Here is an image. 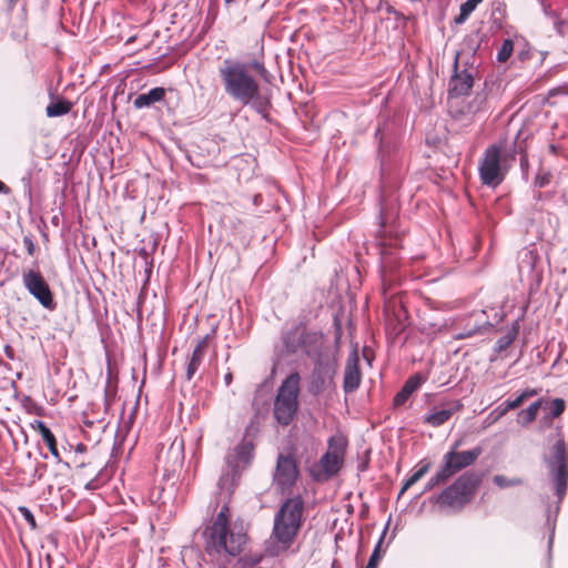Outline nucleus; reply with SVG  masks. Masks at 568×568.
<instances>
[{
	"mask_svg": "<svg viewBox=\"0 0 568 568\" xmlns=\"http://www.w3.org/2000/svg\"><path fill=\"white\" fill-rule=\"evenodd\" d=\"M253 70L263 81H271V73L264 62L263 47L258 57L250 64L226 59L219 67V78L224 93L242 105H250L256 112L264 114L271 105V100L262 95L257 79L250 72Z\"/></svg>",
	"mask_w": 568,
	"mask_h": 568,
	"instance_id": "1",
	"label": "nucleus"
},
{
	"mask_svg": "<svg viewBox=\"0 0 568 568\" xmlns=\"http://www.w3.org/2000/svg\"><path fill=\"white\" fill-rule=\"evenodd\" d=\"M205 551L220 566L226 568L233 559L244 552L248 536L242 520H232L231 509L225 503L205 528Z\"/></svg>",
	"mask_w": 568,
	"mask_h": 568,
	"instance_id": "2",
	"label": "nucleus"
},
{
	"mask_svg": "<svg viewBox=\"0 0 568 568\" xmlns=\"http://www.w3.org/2000/svg\"><path fill=\"white\" fill-rule=\"evenodd\" d=\"M305 501L301 495L286 498L274 515L272 538L283 551L291 548L305 521Z\"/></svg>",
	"mask_w": 568,
	"mask_h": 568,
	"instance_id": "3",
	"label": "nucleus"
},
{
	"mask_svg": "<svg viewBox=\"0 0 568 568\" xmlns=\"http://www.w3.org/2000/svg\"><path fill=\"white\" fill-rule=\"evenodd\" d=\"M480 484V474L465 471L436 497L435 504L440 509L460 511L473 501Z\"/></svg>",
	"mask_w": 568,
	"mask_h": 568,
	"instance_id": "4",
	"label": "nucleus"
},
{
	"mask_svg": "<svg viewBox=\"0 0 568 568\" xmlns=\"http://www.w3.org/2000/svg\"><path fill=\"white\" fill-rule=\"evenodd\" d=\"M300 392L301 376L293 372L282 382L274 399L273 416L278 425L286 427L296 418Z\"/></svg>",
	"mask_w": 568,
	"mask_h": 568,
	"instance_id": "5",
	"label": "nucleus"
},
{
	"mask_svg": "<svg viewBox=\"0 0 568 568\" xmlns=\"http://www.w3.org/2000/svg\"><path fill=\"white\" fill-rule=\"evenodd\" d=\"M460 440H457L453 447L443 456L440 468L429 478L425 490H432L438 485L447 483L455 474L471 466L481 455V447L477 446L469 450H457Z\"/></svg>",
	"mask_w": 568,
	"mask_h": 568,
	"instance_id": "6",
	"label": "nucleus"
},
{
	"mask_svg": "<svg viewBox=\"0 0 568 568\" xmlns=\"http://www.w3.org/2000/svg\"><path fill=\"white\" fill-rule=\"evenodd\" d=\"M505 142H498L489 145L479 163V178L484 185L496 187L505 179L501 161L506 160Z\"/></svg>",
	"mask_w": 568,
	"mask_h": 568,
	"instance_id": "7",
	"label": "nucleus"
},
{
	"mask_svg": "<svg viewBox=\"0 0 568 568\" xmlns=\"http://www.w3.org/2000/svg\"><path fill=\"white\" fill-rule=\"evenodd\" d=\"M301 476L297 460L293 453L278 454L273 473V485L282 494L288 493Z\"/></svg>",
	"mask_w": 568,
	"mask_h": 568,
	"instance_id": "8",
	"label": "nucleus"
},
{
	"mask_svg": "<svg viewBox=\"0 0 568 568\" xmlns=\"http://www.w3.org/2000/svg\"><path fill=\"white\" fill-rule=\"evenodd\" d=\"M22 281L28 292L47 310H54L53 293L39 270H27L22 274Z\"/></svg>",
	"mask_w": 568,
	"mask_h": 568,
	"instance_id": "9",
	"label": "nucleus"
},
{
	"mask_svg": "<svg viewBox=\"0 0 568 568\" xmlns=\"http://www.w3.org/2000/svg\"><path fill=\"white\" fill-rule=\"evenodd\" d=\"M346 439L341 435L332 436L328 440L327 452L321 458V466L327 475L336 474L343 463Z\"/></svg>",
	"mask_w": 568,
	"mask_h": 568,
	"instance_id": "10",
	"label": "nucleus"
},
{
	"mask_svg": "<svg viewBox=\"0 0 568 568\" xmlns=\"http://www.w3.org/2000/svg\"><path fill=\"white\" fill-rule=\"evenodd\" d=\"M474 85L473 69L459 70L458 55L454 63V74L450 78L448 85V97L459 98L470 92Z\"/></svg>",
	"mask_w": 568,
	"mask_h": 568,
	"instance_id": "11",
	"label": "nucleus"
},
{
	"mask_svg": "<svg viewBox=\"0 0 568 568\" xmlns=\"http://www.w3.org/2000/svg\"><path fill=\"white\" fill-rule=\"evenodd\" d=\"M253 443L243 439L227 454L226 464L234 475L251 463L253 458Z\"/></svg>",
	"mask_w": 568,
	"mask_h": 568,
	"instance_id": "12",
	"label": "nucleus"
},
{
	"mask_svg": "<svg viewBox=\"0 0 568 568\" xmlns=\"http://www.w3.org/2000/svg\"><path fill=\"white\" fill-rule=\"evenodd\" d=\"M362 382V373L359 369V356L357 351H353L347 357L345 369H344V381L343 388L345 393L355 392Z\"/></svg>",
	"mask_w": 568,
	"mask_h": 568,
	"instance_id": "13",
	"label": "nucleus"
},
{
	"mask_svg": "<svg viewBox=\"0 0 568 568\" xmlns=\"http://www.w3.org/2000/svg\"><path fill=\"white\" fill-rule=\"evenodd\" d=\"M382 285L384 294L393 286L399 283L400 276L397 274V258L392 253L382 254Z\"/></svg>",
	"mask_w": 568,
	"mask_h": 568,
	"instance_id": "14",
	"label": "nucleus"
},
{
	"mask_svg": "<svg viewBox=\"0 0 568 568\" xmlns=\"http://www.w3.org/2000/svg\"><path fill=\"white\" fill-rule=\"evenodd\" d=\"M462 408L463 405L459 400L449 403L447 407H443L440 409L434 408L424 416L423 423L434 428L439 427L447 423L455 413L462 410Z\"/></svg>",
	"mask_w": 568,
	"mask_h": 568,
	"instance_id": "15",
	"label": "nucleus"
},
{
	"mask_svg": "<svg viewBox=\"0 0 568 568\" xmlns=\"http://www.w3.org/2000/svg\"><path fill=\"white\" fill-rule=\"evenodd\" d=\"M209 335H205L204 337L199 339L196 345L194 346V349L189 358L185 371V377L187 381H191L194 377L200 366L202 365L209 347Z\"/></svg>",
	"mask_w": 568,
	"mask_h": 568,
	"instance_id": "16",
	"label": "nucleus"
},
{
	"mask_svg": "<svg viewBox=\"0 0 568 568\" xmlns=\"http://www.w3.org/2000/svg\"><path fill=\"white\" fill-rule=\"evenodd\" d=\"M422 383H423V377L419 374H415V375L410 376L405 382V384L403 385L400 390L394 396V398H393L394 407L403 406L408 400L410 395L420 387Z\"/></svg>",
	"mask_w": 568,
	"mask_h": 568,
	"instance_id": "17",
	"label": "nucleus"
},
{
	"mask_svg": "<svg viewBox=\"0 0 568 568\" xmlns=\"http://www.w3.org/2000/svg\"><path fill=\"white\" fill-rule=\"evenodd\" d=\"M31 427L33 430L38 432L41 435L51 455L59 460L60 454L58 450L57 439L54 434L50 430V428L42 420H34L33 423H31Z\"/></svg>",
	"mask_w": 568,
	"mask_h": 568,
	"instance_id": "18",
	"label": "nucleus"
},
{
	"mask_svg": "<svg viewBox=\"0 0 568 568\" xmlns=\"http://www.w3.org/2000/svg\"><path fill=\"white\" fill-rule=\"evenodd\" d=\"M164 97V88L156 87L151 89L148 93L139 94L133 101V105L136 109L148 108L156 102L162 101Z\"/></svg>",
	"mask_w": 568,
	"mask_h": 568,
	"instance_id": "19",
	"label": "nucleus"
},
{
	"mask_svg": "<svg viewBox=\"0 0 568 568\" xmlns=\"http://www.w3.org/2000/svg\"><path fill=\"white\" fill-rule=\"evenodd\" d=\"M433 464L430 460L426 458L422 459L418 464V469H416L404 483L399 491V496H402L407 489L420 480L430 470Z\"/></svg>",
	"mask_w": 568,
	"mask_h": 568,
	"instance_id": "20",
	"label": "nucleus"
},
{
	"mask_svg": "<svg viewBox=\"0 0 568 568\" xmlns=\"http://www.w3.org/2000/svg\"><path fill=\"white\" fill-rule=\"evenodd\" d=\"M433 464L430 460L426 458L422 459L418 464V469H416L404 483L399 491V496H402L407 489L420 480L430 470Z\"/></svg>",
	"mask_w": 568,
	"mask_h": 568,
	"instance_id": "21",
	"label": "nucleus"
},
{
	"mask_svg": "<svg viewBox=\"0 0 568 568\" xmlns=\"http://www.w3.org/2000/svg\"><path fill=\"white\" fill-rule=\"evenodd\" d=\"M541 405L542 399H538L531 403L526 409H521L517 415V423L523 427L530 425L536 419Z\"/></svg>",
	"mask_w": 568,
	"mask_h": 568,
	"instance_id": "22",
	"label": "nucleus"
},
{
	"mask_svg": "<svg viewBox=\"0 0 568 568\" xmlns=\"http://www.w3.org/2000/svg\"><path fill=\"white\" fill-rule=\"evenodd\" d=\"M395 217L394 214H388L386 212L381 213V230L379 234L384 239L381 243L383 246L386 245V237L393 236V234H396V230L394 227Z\"/></svg>",
	"mask_w": 568,
	"mask_h": 568,
	"instance_id": "23",
	"label": "nucleus"
},
{
	"mask_svg": "<svg viewBox=\"0 0 568 568\" xmlns=\"http://www.w3.org/2000/svg\"><path fill=\"white\" fill-rule=\"evenodd\" d=\"M72 106V102L68 100H59L57 102L50 103L45 109V113L49 118L61 116L68 114L71 111Z\"/></svg>",
	"mask_w": 568,
	"mask_h": 568,
	"instance_id": "24",
	"label": "nucleus"
},
{
	"mask_svg": "<svg viewBox=\"0 0 568 568\" xmlns=\"http://www.w3.org/2000/svg\"><path fill=\"white\" fill-rule=\"evenodd\" d=\"M484 0H467L460 6L459 14L455 17L456 24H463Z\"/></svg>",
	"mask_w": 568,
	"mask_h": 568,
	"instance_id": "25",
	"label": "nucleus"
},
{
	"mask_svg": "<svg viewBox=\"0 0 568 568\" xmlns=\"http://www.w3.org/2000/svg\"><path fill=\"white\" fill-rule=\"evenodd\" d=\"M536 395H538V389L527 388L520 395H518L515 399L506 400L505 404L507 405V408H509V410L516 409L519 406H521L526 399H528L532 396H536Z\"/></svg>",
	"mask_w": 568,
	"mask_h": 568,
	"instance_id": "26",
	"label": "nucleus"
},
{
	"mask_svg": "<svg viewBox=\"0 0 568 568\" xmlns=\"http://www.w3.org/2000/svg\"><path fill=\"white\" fill-rule=\"evenodd\" d=\"M493 480L499 488H507V487L518 486V485L523 484L521 478H519V477L509 478L505 475H495Z\"/></svg>",
	"mask_w": 568,
	"mask_h": 568,
	"instance_id": "27",
	"label": "nucleus"
},
{
	"mask_svg": "<svg viewBox=\"0 0 568 568\" xmlns=\"http://www.w3.org/2000/svg\"><path fill=\"white\" fill-rule=\"evenodd\" d=\"M514 51V42L510 39L504 40L500 49L497 53V60L499 62H506Z\"/></svg>",
	"mask_w": 568,
	"mask_h": 568,
	"instance_id": "28",
	"label": "nucleus"
},
{
	"mask_svg": "<svg viewBox=\"0 0 568 568\" xmlns=\"http://www.w3.org/2000/svg\"><path fill=\"white\" fill-rule=\"evenodd\" d=\"M516 336H517V329L514 328V329L507 332L504 336H501L497 341V351L501 352V351L506 349L515 341Z\"/></svg>",
	"mask_w": 568,
	"mask_h": 568,
	"instance_id": "29",
	"label": "nucleus"
},
{
	"mask_svg": "<svg viewBox=\"0 0 568 568\" xmlns=\"http://www.w3.org/2000/svg\"><path fill=\"white\" fill-rule=\"evenodd\" d=\"M170 453H174L175 458L183 459L184 440L183 438H175L170 447Z\"/></svg>",
	"mask_w": 568,
	"mask_h": 568,
	"instance_id": "30",
	"label": "nucleus"
},
{
	"mask_svg": "<svg viewBox=\"0 0 568 568\" xmlns=\"http://www.w3.org/2000/svg\"><path fill=\"white\" fill-rule=\"evenodd\" d=\"M551 416L554 418L556 417H559L566 409V403L564 399L561 398H555L552 402H551Z\"/></svg>",
	"mask_w": 568,
	"mask_h": 568,
	"instance_id": "31",
	"label": "nucleus"
},
{
	"mask_svg": "<svg viewBox=\"0 0 568 568\" xmlns=\"http://www.w3.org/2000/svg\"><path fill=\"white\" fill-rule=\"evenodd\" d=\"M19 513L22 515V517L28 521V524L30 525L31 529H37V521L34 519V516L33 514L31 513V510L26 507V506H20L18 508Z\"/></svg>",
	"mask_w": 568,
	"mask_h": 568,
	"instance_id": "32",
	"label": "nucleus"
},
{
	"mask_svg": "<svg viewBox=\"0 0 568 568\" xmlns=\"http://www.w3.org/2000/svg\"><path fill=\"white\" fill-rule=\"evenodd\" d=\"M552 174L550 172H539L535 178V185L544 187L551 182Z\"/></svg>",
	"mask_w": 568,
	"mask_h": 568,
	"instance_id": "33",
	"label": "nucleus"
},
{
	"mask_svg": "<svg viewBox=\"0 0 568 568\" xmlns=\"http://www.w3.org/2000/svg\"><path fill=\"white\" fill-rule=\"evenodd\" d=\"M23 244H24V247H26L28 254L30 256H33L36 254L37 246L30 235L23 236Z\"/></svg>",
	"mask_w": 568,
	"mask_h": 568,
	"instance_id": "34",
	"label": "nucleus"
},
{
	"mask_svg": "<svg viewBox=\"0 0 568 568\" xmlns=\"http://www.w3.org/2000/svg\"><path fill=\"white\" fill-rule=\"evenodd\" d=\"M381 557L382 555H377V551H373L365 568H377Z\"/></svg>",
	"mask_w": 568,
	"mask_h": 568,
	"instance_id": "35",
	"label": "nucleus"
},
{
	"mask_svg": "<svg viewBox=\"0 0 568 568\" xmlns=\"http://www.w3.org/2000/svg\"><path fill=\"white\" fill-rule=\"evenodd\" d=\"M509 410V408H507V405L504 403L501 405H499L493 413V414H496V417L495 419H498L499 417L504 416L507 412Z\"/></svg>",
	"mask_w": 568,
	"mask_h": 568,
	"instance_id": "36",
	"label": "nucleus"
},
{
	"mask_svg": "<svg viewBox=\"0 0 568 568\" xmlns=\"http://www.w3.org/2000/svg\"><path fill=\"white\" fill-rule=\"evenodd\" d=\"M384 542V534L382 535V537L379 538L378 542L376 544L375 548L373 551H377V555H382V545Z\"/></svg>",
	"mask_w": 568,
	"mask_h": 568,
	"instance_id": "37",
	"label": "nucleus"
},
{
	"mask_svg": "<svg viewBox=\"0 0 568 568\" xmlns=\"http://www.w3.org/2000/svg\"><path fill=\"white\" fill-rule=\"evenodd\" d=\"M3 193V194H9L10 193V187L8 185H6L1 180H0V194Z\"/></svg>",
	"mask_w": 568,
	"mask_h": 568,
	"instance_id": "38",
	"label": "nucleus"
},
{
	"mask_svg": "<svg viewBox=\"0 0 568 568\" xmlns=\"http://www.w3.org/2000/svg\"><path fill=\"white\" fill-rule=\"evenodd\" d=\"M16 2H17V0H8L9 8L12 9L14 7Z\"/></svg>",
	"mask_w": 568,
	"mask_h": 568,
	"instance_id": "39",
	"label": "nucleus"
},
{
	"mask_svg": "<svg viewBox=\"0 0 568 568\" xmlns=\"http://www.w3.org/2000/svg\"><path fill=\"white\" fill-rule=\"evenodd\" d=\"M544 196V193L539 192L537 194V199L540 200ZM545 196L550 197L548 194H545Z\"/></svg>",
	"mask_w": 568,
	"mask_h": 568,
	"instance_id": "40",
	"label": "nucleus"
},
{
	"mask_svg": "<svg viewBox=\"0 0 568 568\" xmlns=\"http://www.w3.org/2000/svg\"><path fill=\"white\" fill-rule=\"evenodd\" d=\"M470 335H471V334L469 333V334H467V335H460L459 337H460V338H464L465 336H470Z\"/></svg>",
	"mask_w": 568,
	"mask_h": 568,
	"instance_id": "41",
	"label": "nucleus"
},
{
	"mask_svg": "<svg viewBox=\"0 0 568 568\" xmlns=\"http://www.w3.org/2000/svg\"><path fill=\"white\" fill-rule=\"evenodd\" d=\"M510 156H511V159L514 160V159H515V152H513V153L510 154Z\"/></svg>",
	"mask_w": 568,
	"mask_h": 568,
	"instance_id": "42",
	"label": "nucleus"
}]
</instances>
